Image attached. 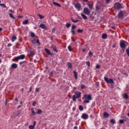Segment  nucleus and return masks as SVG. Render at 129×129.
<instances>
[{
  "label": "nucleus",
  "instance_id": "nucleus-9",
  "mask_svg": "<svg viewBox=\"0 0 129 129\" xmlns=\"http://www.w3.org/2000/svg\"><path fill=\"white\" fill-rule=\"evenodd\" d=\"M81 118H82L83 119H88V114L86 113H83L81 116Z\"/></svg>",
  "mask_w": 129,
  "mask_h": 129
},
{
  "label": "nucleus",
  "instance_id": "nucleus-47",
  "mask_svg": "<svg viewBox=\"0 0 129 129\" xmlns=\"http://www.w3.org/2000/svg\"><path fill=\"white\" fill-rule=\"evenodd\" d=\"M51 32H52V33H55V32H56V29H55L54 28H52V29H51Z\"/></svg>",
  "mask_w": 129,
  "mask_h": 129
},
{
  "label": "nucleus",
  "instance_id": "nucleus-14",
  "mask_svg": "<svg viewBox=\"0 0 129 129\" xmlns=\"http://www.w3.org/2000/svg\"><path fill=\"white\" fill-rule=\"evenodd\" d=\"M73 73L74 74V77H75V79L76 80L78 79V73H77V72L74 71Z\"/></svg>",
  "mask_w": 129,
  "mask_h": 129
},
{
  "label": "nucleus",
  "instance_id": "nucleus-51",
  "mask_svg": "<svg viewBox=\"0 0 129 129\" xmlns=\"http://www.w3.org/2000/svg\"><path fill=\"white\" fill-rule=\"evenodd\" d=\"M96 69H99L100 68V66H99V64H97L96 66Z\"/></svg>",
  "mask_w": 129,
  "mask_h": 129
},
{
  "label": "nucleus",
  "instance_id": "nucleus-28",
  "mask_svg": "<svg viewBox=\"0 0 129 129\" xmlns=\"http://www.w3.org/2000/svg\"><path fill=\"white\" fill-rule=\"evenodd\" d=\"M38 17L40 19V20H42V19H44L45 18L43 15L41 14H38L37 15Z\"/></svg>",
  "mask_w": 129,
  "mask_h": 129
},
{
  "label": "nucleus",
  "instance_id": "nucleus-52",
  "mask_svg": "<svg viewBox=\"0 0 129 129\" xmlns=\"http://www.w3.org/2000/svg\"><path fill=\"white\" fill-rule=\"evenodd\" d=\"M36 104H37V102L35 101L32 103L33 106H36Z\"/></svg>",
  "mask_w": 129,
  "mask_h": 129
},
{
  "label": "nucleus",
  "instance_id": "nucleus-30",
  "mask_svg": "<svg viewBox=\"0 0 129 129\" xmlns=\"http://www.w3.org/2000/svg\"><path fill=\"white\" fill-rule=\"evenodd\" d=\"M88 6L89 9H90L91 10H92V9H93V5L89 4L88 5Z\"/></svg>",
  "mask_w": 129,
  "mask_h": 129
},
{
  "label": "nucleus",
  "instance_id": "nucleus-49",
  "mask_svg": "<svg viewBox=\"0 0 129 129\" xmlns=\"http://www.w3.org/2000/svg\"><path fill=\"white\" fill-rule=\"evenodd\" d=\"M92 55H93V53H92V52L89 51V56L90 57H91Z\"/></svg>",
  "mask_w": 129,
  "mask_h": 129
},
{
  "label": "nucleus",
  "instance_id": "nucleus-43",
  "mask_svg": "<svg viewBox=\"0 0 129 129\" xmlns=\"http://www.w3.org/2000/svg\"><path fill=\"white\" fill-rule=\"evenodd\" d=\"M119 123L122 124L123 122H124V120L123 119H120L119 120Z\"/></svg>",
  "mask_w": 129,
  "mask_h": 129
},
{
  "label": "nucleus",
  "instance_id": "nucleus-20",
  "mask_svg": "<svg viewBox=\"0 0 129 129\" xmlns=\"http://www.w3.org/2000/svg\"><path fill=\"white\" fill-rule=\"evenodd\" d=\"M81 16L82 17L84 20H87V16H86V15H84L83 13H81Z\"/></svg>",
  "mask_w": 129,
  "mask_h": 129
},
{
  "label": "nucleus",
  "instance_id": "nucleus-27",
  "mask_svg": "<svg viewBox=\"0 0 129 129\" xmlns=\"http://www.w3.org/2000/svg\"><path fill=\"white\" fill-rule=\"evenodd\" d=\"M31 43H32L33 45H36V40L35 39H33L32 40H31Z\"/></svg>",
  "mask_w": 129,
  "mask_h": 129
},
{
  "label": "nucleus",
  "instance_id": "nucleus-22",
  "mask_svg": "<svg viewBox=\"0 0 129 129\" xmlns=\"http://www.w3.org/2000/svg\"><path fill=\"white\" fill-rule=\"evenodd\" d=\"M17 40V36L13 35L12 37V42H14V41H16Z\"/></svg>",
  "mask_w": 129,
  "mask_h": 129
},
{
  "label": "nucleus",
  "instance_id": "nucleus-35",
  "mask_svg": "<svg viewBox=\"0 0 129 129\" xmlns=\"http://www.w3.org/2000/svg\"><path fill=\"white\" fill-rule=\"evenodd\" d=\"M66 26L67 28H70V27H71V24L67 23L66 25Z\"/></svg>",
  "mask_w": 129,
  "mask_h": 129
},
{
  "label": "nucleus",
  "instance_id": "nucleus-26",
  "mask_svg": "<svg viewBox=\"0 0 129 129\" xmlns=\"http://www.w3.org/2000/svg\"><path fill=\"white\" fill-rule=\"evenodd\" d=\"M79 110H80V111H82L83 110H84V108H83V106L80 105L79 106Z\"/></svg>",
  "mask_w": 129,
  "mask_h": 129
},
{
  "label": "nucleus",
  "instance_id": "nucleus-60",
  "mask_svg": "<svg viewBox=\"0 0 129 129\" xmlns=\"http://www.w3.org/2000/svg\"><path fill=\"white\" fill-rule=\"evenodd\" d=\"M7 104H8V100H6L5 101V105H7Z\"/></svg>",
  "mask_w": 129,
  "mask_h": 129
},
{
  "label": "nucleus",
  "instance_id": "nucleus-5",
  "mask_svg": "<svg viewBox=\"0 0 129 129\" xmlns=\"http://www.w3.org/2000/svg\"><path fill=\"white\" fill-rule=\"evenodd\" d=\"M26 58V55L25 54H21L19 56H16L14 59V61H18V60H24Z\"/></svg>",
  "mask_w": 129,
  "mask_h": 129
},
{
  "label": "nucleus",
  "instance_id": "nucleus-16",
  "mask_svg": "<svg viewBox=\"0 0 129 129\" xmlns=\"http://www.w3.org/2000/svg\"><path fill=\"white\" fill-rule=\"evenodd\" d=\"M11 68H13V69H17V68H18V64L17 63H13L11 65Z\"/></svg>",
  "mask_w": 129,
  "mask_h": 129
},
{
  "label": "nucleus",
  "instance_id": "nucleus-48",
  "mask_svg": "<svg viewBox=\"0 0 129 129\" xmlns=\"http://www.w3.org/2000/svg\"><path fill=\"white\" fill-rule=\"evenodd\" d=\"M0 6L3 8H7V6L5 5L4 4H0Z\"/></svg>",
  "mask_w": 129,
  "mask_h": 129
},
{
  "label": "nucleus",
  "instance_id": "nucleus-18",
  "mask_svg": "<svg viewBox=\"0 0 129 129\" xmlns=\"http://www.w3.org/2000/svg\"><path fill=\"white\" fill-rule=\"evenodd\" d=\"M102 39H107V34L106 33H104L102 35Z\"/></svg>",
  "mask_w": 129,
  "mask_h": 129
},
{
  "label": "nucleus",
  "instance_id": "nucleus-62",
  "mask_svg": "<svg viewBox=\"0 0 129 129\" xmlns=\"http://www.w3.org/2000/svg\"><path fill=\"white\" fill-rule=\"evenodd\" d=\"M82 51H83V52H86V49L83 48V49H82Z\"/></svg>",
  "mask_w": 129,
  "mask_h": 129
},
{
  "label": "nucleus",
  "instance_id": "nucleus-44",
  "mask_svg": "<svg viewBox=\"0 0 129 129\" xmlns=\"http://www.w3.org/2000/svg\"><path fill=\"white\" fill-rule=\"evenodd\" d=\"M75 29H76V26H75V25H72V29L73 30H75Z\"/></svg>",
  "mask_w": 129,
  "mask_h": 129
},
{
  "label": "nucleus",
  "instance_id": "nucleus-25",
  "mask_svg": "<svg viewBox=\"0 0 129 129\" xmlns=\"http://www.w3.org/2000/svg\"><path fill=\"white\" fill-rule=\"evenodd\" d=\"M116 122L115 120L113 119H111L110 120V123H111V124H114Z\"/></svg>",
  "mask_w": 129,
  "mask_h": 129
},
{
  "label": "nucleus",
  "instance_id": "nucleus-40",
  "mask_svg": "<svg viewBox=\"0 0 129 129\" xmlns=\"http://www.w3.org/2000/svg\"><path fill=\"white\" fill-rule=\"evenodd\" d=\"M68 48V50H69V51H70V52L72 51V47H71V46L69 45Z\"/></svg>",
  "mask_w": 129,
  "mask_h": 129
},
{
  "label": "nucleus",
  "instance_id": "nucleus-31",
  "mask_svg": "<svg viewBox=\"0 0 129 129\" xmlns=\"http://www.w3.org/2000/svg\"><path fill=\"white\" fill-rule=\"evenodd\" d=\"M9 16L10 18H12V19H14V20L16 19V17H15V16H14L12 13H9Z\"/></svg>",
  "mask_w": 129,
  "mask_h": 129
},
{
  "label": "nucleus",
  "instance_id": "nucleus-42",
  "mask_svg": "<svg viewBox=\"0 0 129 129\" xmlns=\"http://www.w3.org/2000/svg\"><path fill=\"white\" fill-rule=\"evenodd\" d=\"M30 35H31V37H32V38H34V37H35V33H34L33 32H31L30 33Z\"/></svg>",
  "mask_w": 129,
  "mask_h": 129
},
{
  "label": "nucleus",
  "instance_id": "nucleus-38",
  "mask_svg": "<svg viewBox=\"0 0 129 129\" xmlns=\"http://www.w3.org/2000/svg\"><path fill=\"white\" fill-rule=\"evenodd\" d=\"M29 128L30 129H35V127L33 125H30L29 126Z\"/></svg>",
  "mask_w": 129,
  "mask_h": 129
},
{
  "label": "nucleus",
  "instance_id": "nucleus-36",
  "mask_svg": "<svg viewBox=\"0 0 129 129\" xmlns=\"http://www.w3.org/2000/svg\"><path fill=\"white\" fill-rule=\"evenodd\" d=\"M72 22H73V23H78V22H79V20H74V19H72Z\"/></svg>",
  "mask_w": 129,
  "mask_h": 129
},
{
  "label": "nucleus",
  "instance_id": "nucleus-64",
  "mask_svg": "<svg viewBox=\"0 0 129 129\" xmlns=\"http://www.w3.org/2000/svg\"><path fill=\"white\" fill-rule=\"evenodd\" d=\"M34 125V126L35 127V126L36 125V122H35V121H34L33 125Z\"/></svg>",
  "mask_w": 129,
  "mask_h": 129
},
{
  "label": "nucleus",
  "instance_id": "nucleus-10",
  "mask_svg": "<svg viewBox=\"0 0 129 129\" xmlns=\"http://www.w3.org/2000/svg\"><path fill=\"white\" fill-rule=\"evenodd\" d=\"M50 48L52 49L53 51H54V52H56V53H58V49H57L56 46H55L54 44H52Z\"/></svg>",
  "mask_w": 129,
  "mask_h": 129
},
{
  "label": "nucleus",
  "instance_id": "nucleus-55",
  "mask_svg": "<svg viewBox=\"0 0 129 129\" xmlns=\"http://www.w3.org/2000/svg\"><path fill=\"white\" fill-rule=\"evenodd\" d=\"M96 86H97V87H98V86H99V82H96Z\"/></svg>",
  "mask_w": 129,
  "mask_h": 129
},
{
  "label": "nucleus",
  "instance_id": "nucleus-59",
  "mask_svg": "<svg viewBox=\"0 0 129 129\" xmlns=\"http://www.w3.org/2000/svg\"><path fill=\"white\" fill-rule=\"evenodd\" d=\"M24 63H25V61H21L19 62V64L22 65V64H24Z\"/></svg>",
  "mask_w": 129,
  "mask_h": 129
},
{
  "label": "nucleus",
  "instance_id": "nucleus-4",
  "mask_svg": "<svg viewBox=\"0 0 129 129\" xmlns=\"http://www.w3.org/2000/svg\"><path fill=\"white\" fill-rule=\"evenodd\" d=\"M128 43L124 40L120 41V47L122 49L124 48L126 46H128Z\"/></svg>",
  "mask_w": 129,
  "mask_h": 129
},
{
  "label": "nucleus",
  "instance_id": "nucleus-19",
  "mask_svg": "<svg viewBox=\"0 0 129 129\" xmlns=\"http://www.w3.org/2000/svg\"><path fill=\"white\" fill-rule=\"evenodd\" d=\"M53 4L54 5V6H56V7H58L59 8H61V5L59 3L53 2Z\"/></svg>",
  "mask_w": 129,
  "mask_h": 129
},
{
  "label": "nucleus",
  "instance_id": "nucleus-32",
  "mask_svg": "<svg viewBox=\"0 0 129 129\" xmlns=\"http://www.w3.org/2000/svg\"><path fill=\"white\" fill-rule=\"evenodd\" d=\"M128 98V95H127V94L125 93L123 95V98H125V99H127Z\"/></svg>",
  "mask_w": 129,
  "mask_h": 129
},
{
  "label": "nucleus",
  "instance_id": "nucleus-3",
  "mask_svg": "<svg viewBox=\"0 0 129 129\" xmlns=\"http://www.w3.org/2000/svg\"><path fill=\"white\" fill-rule=\"evenodd\" d=\"M104 79L105 82H106V83L107 84L109 83L110 84H111L110 85L111 88H114V86L113 84V83H114V82L113 81V79H112V78L108 79V78L106 77H104Z\"/></svg>",
  "mask_w": 129,
  "mask_h": 129
},
{
  "label": "nucleus",
  "instance_id": "nucleus-12",
  "mask_svg": "<svg viewBox=\"0 0 129 129\" xmlns=\"http://www.w3.org/2000/svg\"><path fill=\"white\" fill-rule=\"evenodd\" d=\"M44 51L46 52L47 55H53V53H51V51L47 48H45Z\"/></svg>",
  "mask_w": 129,
  "mask_h": 129
},
{
  "label": "nucleus",
  "instance_id": "nucleus-41",
  "mask_svg": "<svg viewBox=\"0 0 129 129\" xmlns=\"http://www.w3.org/2000/svg\"><path fill=\"white\" fill-rule=\"evenodd\" d=\"M96 11H100V7L98 6H96Z\"/></svg>",
  "mask_w": 129,
  "mask_h": 129
},
{
  "label": "nucleus",
  "instance_id": "nucleus-37",
  "mask_svg": "<svg viewBox=\"0 0 129 129\" xmlns=\"http://www.w3.org/2000/svg\"><path fill=\"white\" fill-rule=\"evenodd\" d=\"M36 44H38L39 46H41V43H40V40L38 39L36 40Z\"/></svg>",
  "mask_w": 129,
  "mask_h": 129
},
{
  "label": "nucleus",
  "instance_id": "nucleus-46",
  "mask_svg": "<svg viewBox=\"0 0 129 129\" xmlns=\"http://www.w3.org/2000/svg\"><path fill=\"white\" fill-rule=\"evenodd\" d=\"M126 53L127 56L129 57V49L127 48L126 49Z\"/></svg>",
  "mask_w": 129,
  "mask_h": 129
},
{
  "label": "nucleus",
  "instance_id": "nucleus-24",
  "mask_svg": "<svg viewBox=\"0 0 129 129\" xmlns=\"http://www.w3.org/2000/svg\"><path fill=\"white\" fill-rule=\"evenodd\" d=\"M23 25H28L29 24V20H26L22 22Z\"/></svg>",
  "mask_w": 129,
  "mask_h": 129
},
{
  "label": "nucleus",
  "instance_id": "nucleus-15",
  "mask_svg": "<svg viewBox=\"0 0 129 129\" xmlns=\"http://www.w3.org/2000/svg\"><path fill=\"white\" fill-rule=\"evenodd\" d=\"M118 17L119 18H122V17H123V12H122V11H120L118 15Z\"/></svg>",
  "mask_w": 129,
  "mask_h": 129
},
{
  "label": "nucleus",
  "instance_id": "nucleus-13",
  "mask_svg": "<svg viewBox=\"0 0 129 129\" xmlns=\"http://www.w3.org/2000/svg\"><path fill=\"white\" fill-rule=\"evenodd\" d=\"M103 117H104V118H108V117H109V114L106 112H104L103 113Z\"/></svg>",
  "mask_w": 129,
  "mask_h": 129
},
{
  "label": "nucleus",
  "instance_id": "nucleus-39",
  "mask_svg": "<svg viewBox=\"0 0 129 129\" xmlns=\"http://www.w3.org/2000/svg\"><path fill=\"white\" fill-rule=\"evenodd\" d=\"M81 89H86V87L84 85H82L81 86Z\"/></svg>",
  "mask_w": 129,
  "mask_h": 129
},
{
  "label": "nucleus",
  "instance_id": "nucleus-45",
  "mask_svg": "<svg viewBox=\"0 0 129 129\" xmlns=\"http://www.w3.org/2000/svg\"><path fill=\"white\" fill-rule=\"evenodd\" d=\"M86 65L88 66V67H90V62L89 61L86 62Z\"/></svg>",
  "mask_w": 129,
  "mask_h": 129
},
{
  "label": "nucleus",
  "instance_id": "nucleus-29",
  "mask_svg": "<svg viewBox=\"0 0 129 129\" xmlns=\"http://www.w3.org/2000/svg\"><path fill=\"white\" fill-rule=\"evenodd\" d=\"M31 112H32V115H36V112L35 111V110H34V109L33 108L31 109Z\"/></svg>",
  "mask_w": 129,
  "mask_h": 129
},
{
  "label": "nucleus",
  "instance_id": "nucleus-1",
  "mask_svg": "<svg viewBox=\"0 0 129 129\" xmlns=\"http://www.w3.org/2000/svg\"><path fill=\"white\" fill-rule=\"evenodd\" d=\"M75 94L72 96L73 101L76 102V100L81 97V92H74Z\"/></svg>",
  "mask_w": 129,
  "mask_h": 129
},
{
  "label": "nucleus",
  "instance_id": "nucleus-61",
  "mask_svg": "<svg viewBox=\"0 0 129 129\" xmlns=\"http://www.w3.org/2000/svg\"><path fill=\"white\" fill-rule=\"evenodd\" d=\"M11 46H12V44L11 43H9L8 44V47H11Z\"/></svg>",
  "mask_w": 129,
  "mask_h": 129
},
{
  "label": "nucleus",
  "instance_id": "nucleus-57",
  "mask_svg": "<svg viewBox=\"0 0 129 129\" xmlns=\"http://www.w3.org/2000/svg\"><path fill=\"white\" fill-rule=\"evenodd\" d=\"M32 89H33V88L32 87H31L29 89V92H32Z\"/></svg>",
  "mask_w": 129,
  "mask_h": 129
},
{
  "label": "nucleus",
  "instance_id": "nucleus-63",
  "mask_svg": "<svg viewBox=\"0 0 129 129\" xmlns=\"http://www.w3.org/2000/svg\"><path fill=\"white\" fill-rule=\"evenodd\" d=\"M74 129H78V126H75L74 127Z\"/></svg>",
  "mask_w": 129,
  "mask_h": 129
},
{
  "label": "nucleus",
  "instance_id": "nucleus-17",
  "mask_svg": "<svg viewBox=\"0 0 129 129\" xmlns=\"http://www.w3.org/2000/svg\"><path fill=\"white\" fill-rule=\"evenodd\" d=\"M35 56V52L34 51H30L29 53V57H33Z\"/></svg>",
  "mask_w": 129,
  "mask_h": 129
},
{
  "label": "nucleus",
  "instance_id": "nucleus-6",
  "mask_svg": "<svg viewBox=\"0 0 129 129\" xmlns=\"http://www.w3.org/2000/svg\"><path fill=\"white\" fill-rule=\"evenodd\" d=\"M114 8L115 10H120V9H121V4L119 3H116L114 5Z\"/></svg>",
  "mask_w": 129,
  "mask_h": 129
},
{
  "label": "nucleus",
  "instance_id": "nucleus-34",
  "mask_svg": "<svg viewBox=\"0 0 129 129\" xmlns=\"http://www.w3.org/2000/svg\"><path fill=\"white\" fill-rule=\"evenodd\" d=\"M77 32L80 33H83V30L79 29L77 30Z\"/></svg>",
  "mask_w": 129,
  "mask_h": 129
},
{
  "label": "nucleus",
  "instance_id": "nucleus-8",
  "mask_svg": "<svg viewBox=\"0 0 129 129\" xmlns=\"http://www.w3.org/2000/svg\"><path fill=\"white\" fill-rule=\"evenodd\" d=\"M83 13L84 14H85V15H87L88 16H89V15H90V11H89V9H88V8H84Z\"/></svg>",
  "mask_w": 129,
  "mask_h": 129
},
{
  "label": "nucleus",
  "instance_id": "nucleus-50",
  "mask_svg": "<svg viewBox=\"0 0 129 129\" xmlns=\"http://www.w3.org/2000/svg\"><path fill=\"white\" fill-rule=\"evenodd\" d=\"M110 1L111 0H106L105 3H106V5H108V4H109V3H110Z\"/></svg>",
  "mask_w": 129,
  "mask_h": 129
},
{
  "label": "nucleus",
  "instance_id": "nucleus-23",
  "mask_svg": "<svg viewBox=\"0 0 129 129\" xmlns=\"http://www.w3.org/2000/svg\"><path fill=\"white\" fill-rule=\"evenodd\" d=\"M43 111L40 109H37V111L36 112V113L37 114H41Z\"/></svg>",
  "mask_w": 129,
  "mask_h": 129
},
{
  "label": "nucleus",
  "instance_id": "nucleus-56",
  "mask_svg": "<svg viewBox=\"0 0 129 129\" xmlns=\"http://www.w3.org/2000/svg\"><path fill=\"white\" fill-rule=\"evenodd\" d=\"M39 88H37L35 89V92H39Z\"/></svg>",
  "mask_w": 129,
  "mask_h": 129
},
{
  "label": "nucleus",
  "instance_id": "nucleus-53",
  "mask_svg": "<svg viewBox=\"0 0 129 129\" xmlns=\"http://www.w3.org/2000/svg\"><path fill=\"white\" fill-rule=\"evenodd\" d=\"M71 33L73 34V35H75V31H74V30H72Z\"/></svg>",
  "mask_w": 129,
  "mask_h": 129
},
{
  "label": "nucleus",
  "instance_id": "nucleus-33",
  "mask_svg": "<svg viewBox=\"0 0 129 129\" xmlns=\"http://www.w3.org/2000/svg\"><path fill=\"white\" fill-rule=\"evenodd\" d=\"M18 101H19V100H18V98H16L14 100V103H15V104H18Z\"/></svg>",
  "mask_w": 129,
  "mask_h": 129
},
{
  "label": "nucleus",
  "instance_id": "nucleus-58",
  "mask_svg": "<svg viewBox=\"0 0 129 129\" xmlns=\"http://www.w3.org/2000/svg\"><path fill=\"white\" fill-rule=\"evenodd\" d=\"M75 124H76V125H78V124H79V121H77L76 122Z\"/></svg>",
  "mask_w": 129,
  "mask_h": 129
},
{
  "label": "nucleus",
  "instance_id": "nucleus-2",
  "mask_svg": "<svg viewBox=\"0 0 129 129\" xmlns=\"http://www.w3.org/2000/svg\"><path fill=\"white\" fill-rule=\"evenodd\" d=\"M82 99H84V103H89L90 100H91L92 98L91 97V95L85 94L84 95Z\"/></svg>",
  "mask_w": 129,
  "mask_h": 129
},
{
  "label": "nucleus",
  "instance_id": "nucleus-54",
  "mask_svg": "<svg viewBox=\"0 0 129 129\" xmlns=\"http://www.w3.org/2000/svg\"><path fill=\"white\" fill-rule=\"evenodd\" d=\"M49 76L50 77H52V76H53V72H50V73L49 74Z\"/></svg>",
  "mask_w": 129,
  "mask_h": 129
},
{
  "label": "nucleus",
  "instance_id": "nucleus-11",
  "mask_svg": "<svg viewBox=\"0 0 129 129\" xmlns=\"http://www.w3.org/2000/svg\"><path fill=\"white\" fill-rule=\"evenodd\" d=\"M39 27L41 28V29H43V30H47V27H46V25L44 24H41L39 25Z\"/></svg>",
  "mask_w": 129,
  "mask_h": 129
},
{
  "label": "nucleus",
  "instance_id": "nucleus-21",
  "mask_svg": "<svg viewBox=\"0 0 129 129\" xmlns=\"http://www.w3.org/2000/svg\"><path fill=\"white\" fill-rule=\"evenodd\" d=\"M67 65L69 69H71V68H72V63H71V62H68Z\"/></svg>",
  "mask_w": 129,
  "mask_h": 129
},
{
  "label": "nucleus",
  "instance_id": "nucleus-7",
  "mask_svg": "<svg viewBox=\"0 0 129 129\" xmlns=\"http://www.w3.org/2000/svg\"><path fill=\"white\" fill-rule=\"evenodd\" d=\"M74 7L76 10H77L79 12L81 10L82 6L81 4L79 3H77L74 4Z\"/></svg>",
  "mask_w": 129,
  "mask_h": 129
}]
</instances>
